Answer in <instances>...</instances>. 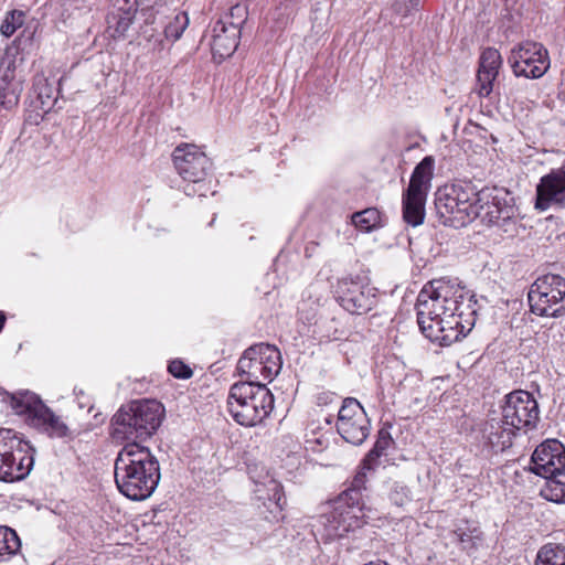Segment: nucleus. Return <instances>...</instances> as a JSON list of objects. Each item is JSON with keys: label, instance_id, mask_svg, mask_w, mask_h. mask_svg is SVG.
Masks as SVG:
<instances>
[{"label": "nucleus", "instance_id": "obj_1", "mask_svg": "<svg viewBox=\"0 0 565 565\" xmlns=\"http://www.w3.org/2000/svg\"><path fill=\"white\" fill-rule=\"evenodd\" d=\"M417 323L431 342L449 347L475 327L478 301L457 281L440 278L424 285L416 301Z\"/></svg>", "mask_w": 565, "mask_h": 565}, {"label": "nucleus", "instance_id": "obj_2", "mask_svg": "<svg viewBox=\"0 0 565 565\" xmlns=\"http://www.w3.org/2000/svg\"><path fill=\"white\" fill-rule=\"evenodd\" d=\"M159 480V462L149 448L127 443L115 460V482L120 493L134 501L145 500Z\"/></svg>", "mask_w": 565, "mask_h": 565}, {"label": "nucleus", "instance_id": "obj_3", "mask_svg": "<svg viewBox=\"0 0 565 565\" xmlns=\"http://www.w3.org/2000/svg\"><path fill=\"white\" fill-rule=\"evenodd\" d=\"M540 419V408L531 393L513 391L505 396L500 417H491L484 425V436L492 448L504 450L512 445L519 430L534 429Z\"/></svg>", "mask_w": 565, "mask_h": 565}, {"label": "nucleus", "instance_id": "obj_4", "mask_svg": "<svg viewBox=\"0 0 565 565\" xmlns=\"http://www.w3.org/2000/svg\"><path fill=\"white\" fill-rule=\"evenodd\" d=\"M163 414L162 404L156 399L134 401L113 416L110 435L116 441L145 440L159 428Z\"/></svg>", "mask_w": 565, "mask_h": 565}, {"label": "nucleus", "instance_id": "obj_5", "mask_svg": "<svg viewBox=\"0 0 565 565\" xmlns=\"http://www.w3.org/2000/svg\"><path fill=\"white\" fill-rule=\"evenodd\" d=\"M487 191L477 190L471 182H459L438 189L435 207L440 222L455 228L463 227L478 218V204Z\"/></svg>", "mask_w": 565, "mask_h": 565}, {"label": "nucleus", "instance_id": "obj_6", "mask_svg": "<svg viewBox=\"0 0 565 565\" xmlns=\"http://www.w3.org/2000/svg\"><path fill=\"white\" fill-rule=\"evenodd\" d=\"M227 405L239 425L255 426L271 413L274 396L265 384L239 382L232 385Z\"/></svg>", "mask_w": 565, "mask_h": 565}, {"label": "nucleus", "instance_id": "obj_7", "mask_svg": "<svg viewBox=\"0 0 565 565\" xmlns=\"http://www.w3.org/2000/svg\"><path fill=\"white\" fill-rule=\"evenodd\" d=\"M4 402L9 403L14 413L22 416L30 426L41 429L52 437L70 436L67 425L36 394L30 391H19L7 394Z\"/></svg>", "mask_w": 565, "mask_h": 565}, {"label": "nucleus", "instance_id": "obj_8", "mask_svg": "<svg viewBox=\"0 0 565 565\" xmlns=\"http://www.w3.org/2000/svg\"><path fill=\"white\" fill-rule=\"evenodd\" d=\"M34 448L14 430L0 428V481L25 478L34 465Z\"/></svg>", "mask_w": 565, "mask_h": 565}, {"label": "nucleus", "instance_id": "obj_9", "mask_svg": "<svg viewBox=\"0 0 565 565\" xmlns=\"http://www.w3.org/2000/svg\"><path fill=\"white\" fill-rule=\"evenodd\" d=\"M211 161L207 156L193 143H179V190L186 196H205L210 190L205 177L211 169Z\"/></svg>", "mask_w": 565, "mask_h": 565}, {"label": "nucleus", "instance_id": "obj_10", "mask_svg": "<svg viewBox=\"0 0 565 565\" xmlns=\"http://www.w3.org/2000/svg\"><path fill=\"white\" fill-rule=\"evenodd\" d=\"M527 300L531 311L541 317H558L565 312V279L548 274L531 286Z\"/></svg>", "mask_w": 565, "mask_h": 565}, {"label": "nucleus", "instance_id": "obj_11", "mask_svg": "<svg viewBox=\"0 0 565 565\" xmlns=\"http://www.w3.org/2000/svg\"><path fill=\"white\" fill-rule=\"evenodd\" d=\"M281 370L280 351L266 343L249 347L237 363V371L247 376L246 382L262 384L260 381L271 382Z\"/></svg>", "mask_w": 565, "mask_h": 565}, {"label": "nucleus", "instance_id": "obj_12", "mask_svg": "<svg viewBox=\"0 0 565 565\" xmlns=\"http://www.w3.org/2000/svg\"><path fill=\"white\" fill-rule=\"evenodd\" d=\"M509 63L515 76L540 78L547 72L551 62L542 43L524 41L512 49Z\"/></svg>", "mask_w": 565, "mask_h": 565}, {"label": "nucleus", "instance_id": "obj_13", "mask_svg": "<svg viewBox=\"0 0 565 565\" xmlns=\"http://www.w3.org/2000/svg\"><path fill=\"white\" fill-rule=\"evenodd\" d=\"M337 430L339 435L352 445L359 446L370 435V419L359 403L353 397H347L338 413Z\"/></svg>", "mask_w": 565, "mask_h": 565}, {"label": "nucleus", "instance_id": "obj_14", "mask_svg": "<svg viewBox=\"0 0 565 565\" xmlns=\"http://www.w3.org/2000/svg\"><path fill=\"white\" fill-rule=\"evenodd\" d=\"M364 516L363 507H354L339 499L332 511L323 514L322 525L328 539H341L362 527L365 523Z\"/></svg>", "mask_w": 565, "mask_h": 565}, {"label": "nucleus", "instance_id": "obj_15", "mask_svg": "<svg viewBox=\"0 0 565 565\" xmlns=\"http://www.w3.org/2000/svg\"><path fill=\"white\" fill-rule=\"evenodd\" d=\"M535 207L540 211L565 209V161L540 179Z\"/></svg>", "mask_w": 565, "mask_h": 565}, {"label": "nucleus", "instance_id": "obj_16", "mask_svg": "<svg viewBox=\"0 0 565 565\" xmlns=\"http://www.w3.org/2000/svg\"><path fill=\"white\" fill-rule=\"evenodd\" d=\"M530 470L546 479L565 470V447L556 439H547L539 445L532 457Z\"/></svg>", "mask_w": 565, "mask_h": 565}, {"label": "nucleus", "instance_id": "obj_17", "mask_svg": "<svg viewBox=\"0 0 565 565\" xmlns=\"http://www.w3.org/2000/svg\"><path fill=\"white\" fill-rule=\"evenodd\" d=\"M338 292L340 306L352 315L366 313L376 303L374 288L352 280H342L339 284Z\"/></svg>", "mask_w": 565, "mask_h": 565}, {"label": "nucleus", "instance_id": "obj_18", "mask_svg": "<svg viewBox=\"0 0 565 565\" xmlns=\"http://www.w3.org/2000/svg\"><path fill=\"white\" fill-rule=\"evenodd\" d=\"M483 190L487 191V198L479 201L478 218L489 226L508 224L515 214L514 205L507 200L508 194H492V191Z\"/></svg>", "mask_w": 565, "mask_h": 565}, {"label": "nucleus", "instance_id": "obj_19", "mask_svg": "<svg viewBox=\"0 0 565 565\" xmlns=\"http://www.w3.org/2000/svg\"><path fill=\"white\" fill-rule=\"evenodd\" d=\"M241 30L227 25L226 20H217L212 29L211 50L213 57L220 61L230 57L238 46Z\"/></svg>", "mask_w": 565, "mask_h": 565}, {"label": "nucleus", "instance_id": "obj_20", "mask_svg": "<svg viewBox=\"0 0 565 565\" xmlns=\"http://www.w3.org/2000/svg\"><path fill=\"white\" fill-rule=\"evenodd\" d=\"M501 64L498 50L488 47L482 52L477 73V90L481 97H488L493 90V82L499 75Z\"/></svg>", "mask_w": 565, "mask_h": 565}, {"label": "nucleus", "instance_id": "obj_21", "mask_svg": "<svg viewBox=\"0 0 565 565\" xmlns=\"http://www.w3.org/2000/svg\"><path fill=\"white\" fill-rule=\"evenodd\" d=\"M22 90V78H18L14 68L8 66L0 74V106L4 109H11L17 106Z\"/></svg>", "mask_w": 565, "mask_h": 565}, {"label": "nucleus", "instance_id": "obj_22", "mask_svg": "<svg viewBox=\"0 0 565 565\" xmlns=\"http://www.w3.org/2000/svg\"><path fill=\"white\" fill-rule=\"evenodd\" d=\"M327 301V288L324 284H311L302 294V300L298 308L299 312L306 317L307 320L312 319L318 309Z\"/></svg>", "mask_w": 565, "mask_h": 565}, {"label": "nucleus", "instance_id": "obj_23", "mask_svg": "<svg viewBox=\"0 0 565 565\" xmlns=\"http://www.w3.org/2000/svg\"><path fill=\"white\" fill-rule=\"evenodd\" d=\"M425 193L406 190L403 194V217L407 224L420 225L425 217Z\"/></svg>", "mask_w": 565, "mask_h": 565}, {"label": "nucleus", "instance_id": "obj_24", "mask_svg": "<svg viewBox=\"0 0 565 565\" xmlns=\"http://www.w3.org/2000/svg\"><path fill=\"white\" fill-rule=\"evenodd\" d=\"M435 159L431 156L425 157L414 169L407 190L425 193L430 185L434 174Z\"/></svg>", "mask_w": 565, "mask_h": 565}, {"label": "nucleus", "instance_id": "obj_25", "mask_svg": "<svg viewBox=\"0 0 565 565\" xmlns=\"http://www.w3.org/2000/svg\"><path fill=\"white\" fill-rule=\"evenodd\" d=\"M374 468H364V460L362 461L360 469L353 477L350 487L343 491L340 495V500H343L354 507H362V491L366 490L367 472Z\"/></svg>", "mask_w": 565, "mask_h": 565}, {"label": "nucleus", "instance_id": "obj_26", "mask_svg": "<svg viewBox=\"0 0 565 565\" xmlns=\"http://www.w3.org/2000/svg\"><path fill=\"white\" fill-rule=\"evenodd\" d=\"M353 225L365 233L373 232L385 225V218L375 207H367L363 211L355 212L351 216Z\"/></svg>", "mask_w": 565, "mask_h": 565}, {"label": "nucleus", "instance_id": "obj_27", "mask_svg": "<svg viewBox=\"0 0 565 565\" xmlns=\"http://www.w3.org/2000/svg\"><path fill=\"white\" fill-rule=\"evenodd\" d=\"M136 11L137 10L132 7L126 10L119 9L109 18L108 32L113 39L118 40L126 36L127 31L134 22Z\"/></svg>", "mask_w": 565, "mask_h": 565}, {"label": "nucleus", "instance_id": "obj_28", "mask_svg": "<svg viewBox=\"0 0 565 565\" xmlns=\"http://www.w3.org/2000/svg\"><path fill=\"white\" fill-rule=\"evenodd\" d=\"M20 550L21 541L17 532L7 525H0V563L9 561Z\"/></svg>", "mask_w": 565, "mask_h": 565}, {"label": "nucleus", "instance_id": "obj_29", "mask_svg": "<svg viewBox=\"0 0 565 565\" xmlns=\"http://www.w3.org/2000/svg\"><path fill=\"white\" fill-rule=\"evenodd\" d=\"M545 480L541 494L548 501L565 503V470H561Z\"/></svg>", "mask_w": 565, "mask_h": 565}, {"label": "nucleus", "instance_id": "obj_30", "mask_svg": "<svg viewBox=\"0 0 565 565\" xmlns=\"http://www.w3.org/2000/svg\"><path fill=\"white\" fill-rule=\"evenodd\" d=\"M536 565H565V546L545 544L537 552Z\"/></svg>", "mask_w": 565, "mask_h": 565}, {"label": "nucleus", "instance_id": "obj_31", "mask_svg": "<svg viewBox=\"0 0 565 565\" xmlns=\"http://www.w3.org/2000/svg\"><path fill=\"white\" fill-rule=\"evenodd\" d=\"M392 444L393 439L390 433L386 429H381L373 448L364 458V468H375L377 459L385 454Z\"/></svg>", "mask_w": 565, "mask_h": 565}, {"label": "nucleus", "instance_id": "obj_32", "mask_svg": "<svg viewBox=\"0 0 565 565\" xmlns=\"http://www.w3.org/2000/svg\"><path fill=\"white\" fill-rule=\"evenodd\" d=\"M34 89L38 94V98L42 104V108L50 109L53 107L57 99V90L54 87L53 83H50L47 78L43 76H38L34 79Z\"/></svg>", "mask_w": 565, "mask_h": 565}, {"label": "nucleus", "instance_id": "obj_33", "mask_svg": "<svg viewBox=\"0 0 565 565\" xmlns=\"http://www.w3.org/2000/svg\"><path fill=\"white\" fill-rule=\"evenodd\" d=\"M24 17V12L20 10H11L7 12L0 25V33L6 38H10L19 28L23 25Z\"/></svg>", "mask_w": 565, "mask_h": 565}, {"label": "nucleus", "instance_id": "obj_34", "mask_svg": "<svg viewBox=\"0 0 565 565\" xmlns=\"http://www.w3.org/2000/svg\"><path fill=\"white\" fill-rule=\"evenodd\" d=\"M247 19V9L245 6L235 4L231 8L228 14H226L221 20H226L227 25H235L236 29L241 30V26L245 23Z\"/></svg>", "mask_w": 565, "mask_h": 565}, {"label": "nucleus", "instance_id": "obj_35", "mask_svg": "<svg viewBox=\"0 0 565 565\" xmlns=\"http://www.w3.org/2000/svg\"><path fill=\"white\" fill-rule=\"evenodd\" d=\"M390 500L397 507H404L411 501L408 488L404 484L395 482L390 491Z\"/></svg>", "mask_w": 565, "mask_h": 565}, {"label": "nucleus", "instance_id": "obj_36", "mask_svg": "<svg viewBox=\"0 0 565 565\" xmlns=\"http://www.w3.org/2000/svg\"><path fill=\"white\" fill-rule=\"evenodd\" d=\"M268 490L273 492V494L269 497V500L274 501L275 504L279 509H281L282 505L286 503V500L282 494L281 486L277 481L270 480L268 483Z\"/></svg>", "mask_w": 565, "mask_h": 565}, {"label": "nucleus", "instance_id": "obj_37", "mask_svg": "<svg viewBox=\"0 0 565 565\" xmlns=\"http://www.w3.org/2000/svg\"><path fill=\"white\" fill-rule=\"evenodd\" d=\"M74 393L77 397L79 408H87L89 411L92 408L90 399L84 394L83 390L75 388Z\"/></svg>", "mask_w": 565, "mask_h": 565}, {"label": "nucleus", "instance_id": "obj_38", "mask_svg": "<svg viewBox=\"0 0 565 565\" xmlns=\"http://www.w3.org/2000/svg\"><path fill=\"white\" fill-rule=\"evenodd\" d=\"M194 374V369L179 360V380H188Z\"/></svg>", "mask_w": 565, "mask_h": 565}, {"label": "nucleus", "instance_id": "obj_39", "mask_svg": "<svg viewBox=\"0 0 565 565\" xmlns=\"http://www.w3.org/2000/svg\"><path fill=\"white\" fill-rule=\"evenodd\" d=\"M396 4L405 7V14L418 7L420 0H395Z\"/></svg>", "mask_w": 565, "mask_h": 565}, {"label": "nucleus", "instance_id": "obj_40", "mask_svg": "<svg viewBox=\"0 0 565 565\" xmlns=\"http://www.w3.org/2000/svg\"><path fill=\"white\" fill-rule=\"evenodd\" d=\"M168 371L173 377H177V360L169 362Z\"/></svg>", "mask_w": 565, "mask_h": 565}, {"label": "nucleus", "instance_id": "obj_41", "mask_svg": "<svg viewBox=\"0 0 565 565\" xmlns=\"http://www.w3.org/2000/svg\"><path fill=\"white\" fill-rule=\"evenodd\" d=\"M183 17H184V23L182 25V31L189 25V17H188V13L186 12H183Z\"/></svg>", "mask_w": 565, "mask_h": 565}, {"label": "nucleus", "instance_id": "obj_42", "mask_svg": "<svg viewBox=\"0 0 565 565\" xmlns=\"http://www.w3.org/2000/svg\"><path fill=\"white\" fill-rule=\"evenodd\" d=\"M6 317L2 312H0V331L2 330L4 326Z\"/></svg>", "mask_w": 565, "mask_h": 565}, {"label": "nucleus", "instance_id": "obj_43", "mask_svg": "<svg viewBox=\"0 0 565 565\" xmlns=\"http://www.w3.org/2000/svg\"><path fill=\"white\" fill-rule=\"evenodd\" d=\"M171 159L175 163L177 162V149H174L171 153Z\"/></svg>", "mask_w": 565, "mask_h": 565}, {"label": "nucleus", "instance_id": "obj_44", "mask_svg": "<svg viewBox=\"0 0 565 565\" xmlns=\"http://www.w3.org/2000/svg\"><path fill=\"white\" fill-rule=\"evenodd\" d=\"M364 565H387L386 563H381V562H369Z\"/></svg>", "mask_w": 565, "mask_h": 565}, {"label": "nucleus", "instance_id": "obj_45", "mask_svg": "<svg viewBox=\"0 0 565 565\" xmlns=\"http://www.w3.org/2000/svg\"><path fill=\"white\" fill-rule=\"evenodd\" d=\"M166 32H167V34L172 35L173 30H172V28H168V29L166 30Z\"/></svg>", "mask_w": 565, "mask_h": 565}]
</instances>
